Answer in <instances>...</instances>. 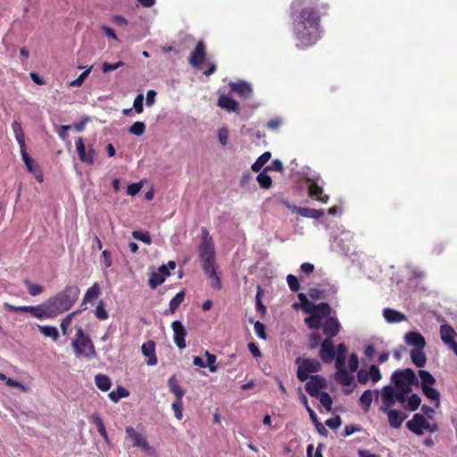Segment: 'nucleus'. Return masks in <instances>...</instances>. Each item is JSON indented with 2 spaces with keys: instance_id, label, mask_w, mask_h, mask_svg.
Returning a JSON list of instances; mask_svg holds the SVG:
<instances>
[{
  "instance_id": "40",
  "label": "nucleus",
  "mask_w": 457,
  "mask_h": 457,
  "mask_svg": "<svg viewBox=\"0 0 457 457\" xmlns=\"http://www.w3.org/2000/svg\"><path fill=\"white\" fill-rule=\"evenodd\" d=\"M271 157V154L270 152L263 153L258 159L253 163L252 170L255 172L261 170V169L269 162Z\"/></svg>"
},
{
  "instance_id": "30",
  "label": "nucleus",
  "mask_w": 457,
  "mask_h": 457,
  "mask_svg": "<svg viewBox=\"0 0 457 457\" xmlns=\"http://www.w3.org/2000/svg\"><path fill=\"white\" fill-rule=\"evenodd\" d=\"M100 295V287L97 283H95L92 287H90L86 294L84 295L82 305L86 304L87 303L92 302L96 300Z\"/></svg>"
},
{
  "instance_id": "39",
  "label": "nucleus",
  "mask_w": 457,
  "mask_h": 457,
  "mask_svg": "<svg viewBox=\"0 0 457 457\" xmlns=\"http://www.w3.org/2000/svg\"><path fill=\"white\" fill-rule=\"evenodd\" d=\"M21 154L22 160L27 167V170L31 173H36V171H37V165H36L34 160L27 153L26 147L21 148Z\"/></svg>"
},
{
  "instance_id": "57",
  "label": "nucleus",
  "mask_w": 457,
  "mask_h": 457,
  "mask_svg": "<svg viewBox=\"0 0 457 457\" xmlns=\"http://www.w3.org/2000/svg\"><path fill=\"white\" fill-rule=\"evenodd\" d=\"M122 66H124V62L121 61L117 62L115 63H109V62H105L102 64V71H103V72L106 73L109 71H115Z\"/></svg>"
},
{
  "instance_id": "64",
  "label": "nucleus",
  "mask_w": 457,
  "mask_h": 457,
  "mask_svg": "<svg viewBox=\"0 0 457 457\" xmlns=\"http://www.w3.org/2000/svg\"><path fill=\"white\" fill-rule=\"evenodd\" d=\"M325 423L328 428L336 429L341 426L342 422L340 416H336L334 418L327 420Z\"/></svg>"
},
{
  "instance_id": "14",
  "label": "nucleus",
  "mask_w": 457,
  "mask_h": 457,
  "mask_svg": "<svg viewBox=\"0 0 457 457\" xmlns=\"http://www.w3.org/2000/svg\"><path fill=\"white\" fill-rule=\"evenodd\" d=\"M320 356L325 363H330L334 360L336 351L334 343L330 338H327L322 341L320 345Z\"/></svg>"
},
{
  "instance_id": "49",
  "label": "nucleus",
  "mask_w": 457,
  "mask_h": 457,
  "mask_svg": "<svg viewBox=\"0 0 457 457\" xmlns=\"http://www.w3.org/2000/svg\"><path fill=\"white\" fill-rule=\"evenodd\" d=\"M132 237L146 245L152 244L151 237L147 231L134 230L132 232Z\"/></svg>"
},
{
  "instance_id": "61",
  "label": "nucleus",
  "mask_w": 457,
  "mask_h": 457,
  "mask_svg": "<svg viewBox=\"0 0 457 457\" xmlns=\"http://www.w3.org/2000/svg\"><path fill=\"white\" fill-rule=\"evenodd\" d=\"M411 392H405L404 389L395 388V401L403 404L406 402L407 396Z\"/></svg>"
},
{
  "instance_id": "41",
  "label": "nucleus",
  "mask_w": 457,
  "mask_h": 457,
  "mask_svg": "<svg viewBox=\"0 0 457 457\" xmlns=\"http://www.w3.org/2000/svg\"><path fill=\"white\" fill-rule=\"evenodd\" d=\"M372 399L373 392L370 389H367L361 395L359 402L360 404L364 408V410L368 411L371 405Z\"/></svg>"
},
{
  "instance_id": "48",
  "label": "nucleus",
  "mask_w": 457,
  "mask_h": 457,
  "mask_svg": "<svg viewBox=\"0 0 457 457\" xmlns=\"http://www.w3.org/2000/svg\"><path fill=\"white\" fill-rule=\"evenodd\" d=\"M165 280L164 275L160 274L158 272H154L149 278V286L153 289L156 288L158 286L162 285Z\"/></svg>"
},
{
  "instance_id": "52",
  "label": "nucleus",
  "mask_w": 457,
  "mask_h": 457,
  "mask_svg": "<svg viewBox=\"0 0 457 457\" xmlns=\"http://www.w3.org/2000/svg\"><path fill=\"white\" fill-rule=\"evenodd\" d=\"M94 421H95V423H96V425L97 427L98 432L104 437V441L106 443H108L109 442V436H108V434H107V431L105 429V427H104V424L103 420L98 416H96L94 418Z\"/></svg>"
},
{
  "instance_id": "5",
  "label": "nucleus",
  "mask_w": 457,
  "mask_h": 457,
  "mask_svg": "<svg viewBox=\"0 0 457 457\" xmlns=\"http://www.w3.org/2000/svg\"><path fill=\"white\" fill-rule=\"evenodd\" d=\"M125 432L127 437L132 441V447L140 449L147 456L157 457L158 454L156 449L149 444L145 436L136 431V429L131 426L126 427Z\"/></svg>"
},
{
  "instance_id": "8",
  "label": "nucleus",
  "mask_w": 457,
  "mask_h": 457,
  "mask_svg": "<svg viewBox=\"0 0 457 457\" xmlns=\"http://www.w3.org/2000/svg\"><path fill=\"white\" fill-rule=\"evenodd\" d=\"M296 363H299L297 369V378L300 381H305L310 373L316 372L320 369V363L316 359H296Z\"/></svg>"
},
{
  "instance_id": "32",
  "label": "nucleus",
  "mask_w": 457,
  "mask_h": 457,
  "mask_svg": "<svg viewBox=\"0 0 457 457\" xmlns=\"http://www.w3.org/2000/svg\"><path fill=\"white\" fill-rule=\"evenodd\" d=\"M38 330L46 337H51L54 341H57L60 335L57 328L54 326L37 325Z\"/></svg>"
},
{
  "instance_id": "33",
  "label": "nucleus",
  "mask_w": 457,
  "mask_h": 457,
  "mask_svg": "<svg viewBox=\"0 0 457 457\" xmlns=\"http://www.w3.org/2000/svg\"><path fill=\"white\" fill-rule=\"evenodd\" d=\"M418 373L420 378L421 388H424L426 386H431L436 383V378L428 370H420Z\"/></svg>"
},
{
  "instance_id": "54",
  "label": "nucleus",
  "mask_w": 457,
  "mask_h": 457,
  "mask_svg": "<svg viewBox=\"0 0 457 457\" xmlns=\"http://www.w3.org/2000/svg\"><path fill=\"white\" fill-rule=\"evenodd\" d=\"M304 321L311 328H319L321 325V320L314 314H311Z\"/></svg>"
},
{
  "instance_id": "12",
  "label": "nucleus",
  "mask_w": 457,
  "mask_h": 457,
  "mask_svg": "<svg viewBox=\"0 0 457 457\" xmlns=\"http://www.w3.org/2000/svg\"><path fill=\"white\" fill-rule=\"evenodd\" d=\"M395 403V388L390 385L383 386L381 389V404L379 406V411H386L388 409H392Z\"/></svg>"
},
{
  "instance_id": "38",
  "label": "nucleus",
  "mask_w": 457,
  "mask_h": 457,
  "mask_svg": "<svg viewBox=\"0 0 457 457\" xmlns=\"http://www.w3.org/2000/svg\"><path fill=\"white\" fill-rule=\"evenodd\" d=\"M330 312L331 308L329 304L327 303H320L317 304L312 314L317 315L322 320L324 318L328 317Z\"/></svg>"
},
{
  "instance_id": "46",
  "label": "nucleus",
  "mask_w": 457,
  "mask_h": 457,
  "mask_svg": "<svg viewBox=\"0 0 457 457\" xmlns=\"http://www.w3.org/2000/svg\"><path fill=\"white\" fill-rule=\"evenodd\" d=\"M93 66H89L76 79L70 82V86L73 87H79L83 85L86 78L89 75Z\"/></svg>"
},
{
  "instance_id": "51",
  "label": "nucleus",
  "mask_w": 457,
  "mask_h": 457,
  "mask_svg": "<svg viewBox=\"0 0 457 457\" xmlns=\"http://www.w3.org/2000/svg\"><path fill=\"white\" fill-rule=\"evenodd\" d=\"M25 285L27 286L29 294L32 296H37L44 291V287L42 286L33 284L28 280L25 281Z\"/></svg>"
},
{
  "instance_id": "1",
  "label": "nucleus",
  "mask_w": 457,
  "mask_h": 457,
  "mask_svg": "<svg viewBox=\"0 0 457 457\" xmlns=\"http://www.w3.org/2000/svg\"><path fill=\"white\" fill-rule=\"evenodd\" d=\"M319 0H294L292 3L293 29L298 46H310L321 37L320 17L316 5Z\"/></svg>"
},
{
  "instance_id": "44",
  "label": "nucleus",
  "mask_w": 457,
  "mask_h": 457,
  "mask_svg": "<svg viewBox=\"0 0 457 457\" xmlns=\"http://www.w3.org/2000/svg\"><path fill=\"white\" fill-rule=\"evenodd\" d=\"M79 313V311H75V312H72L71 313H69L68 315H66L61 321V329H62V335H67L68 334V328L70 327V325L71 324L72 322V320L74 319V317Z\"/></svg>"
},
{
  "instance_id": "7",
  "label": "nucleus",
  "mask_w": 457,
  "mask_h": 457,
  "mask_svg": "<svg viewBox=\"0 0 457 457\" xmlns=\"http://www.w3.org/2000/svg\"><path fill=\"white\" fill-rule=\"evenodd\" d=\"M306 181L308 183V191L310 196L321 202L328 203L329 196L323 193V180L316 172L310 171L306 173Z\"/></svg>"
},
{
  "instance_id": "18",
  "label": "nucleus",
  "mask_w": 457,
  "mask_h": 457,
  "mask_svg": "<svg viewBox=\"0 0 457 457\" xmlns=\"http://www.w3.org/2000/svg\"><path fill=\"white\" fill-rule=\"evenodd\" d=\"M174 332V342L178 348L184 349L186 347V329L179 320H175L171 324Z\"/></svg>"
},
{
  "instance_id": "23",
  "label": "nucleus",
  "mask_w": 457,
  "mask_h": 457,
  "mask_svg": "<svg viewBox=\"0 0 457 457\" xmlns=\"http://www.w3.org/2000/svg\"><path fill=\"white\" fill-rule=\"evenodd\" d=\"M35 313L33 317L43 320V319H54V313L52 312L49 303L46 301L41 304L36 305Z\"/></svg>"
},
{
  "instance_id": "10",
  "label": "nucleus",
  "mask_w": 457,
  "mask_h": 457,
  "mask_svg": "<svg viewBox=\"0 0 457 457\" xmlns=\"http://www.w3.org/2000/svg\"><path fill=\"white\" fill-rule=\"evenodd\" d=\"M440 337L443 343L453 350L454 354L457 356V333L448 324H444L440 327Z\"/></svg>"
},
{
  "instance_id": "13",
  "label": "nucleus",
  "mask_w": 457,
  "mask_h": 457,
  "mask_svg": "<svg viewBox=\"0 0 457 457\" xmlns=\"http://www.w3.org/2000/svg\"><path fill=\"white\" fill-rule=\"evenodd\" d=\"M326 385V380L322 377L319 375L311 376L310 380L305 384V390L311 396L318 397Z\"/></svg>"
},
{
  "instance_id": "37",
  "label": "nucleus",
  "mask_w": 457,
  "mask_h": 457,
  "mask_svg": "<svg viewBox=\"0 0 457 457\" xmlns=\"http://www.w3.org/2000/svg\"><path fill=\"white\" fill-rule=\"evenodd\" d=\"M307 411L309 413L310 419L314 423L317 431L320 435L327 436L328 435V430L325 428L323 424L319 421L318 417H317L315 411L310 406H307Z\"/></svg>"
},
{
  "instance_id": "56",
  "label": "nucleus",
  "mask_w": 457,
  "mask_h": 457,
  "mask_svg": "<svg viewBox=\"0 0 457 457\" xmlns=\"http://www.w3.org/2000/svg\"><path fill=\"white\" fill-rule=\"evenodd\" d=\"M287 282L292 292H297L300 289V285L297 278L295 275L289 274L287 276Z\"/></svg>"
},
{
  "instance_id": "25",
  "label": "nucleus",
  "mask_w": 457,
  "mask_h": 457,
  "mask_svg": "<svg viewBox=\"0 0 457 457\" xmlns=\"http://www.w3.org/2000/svg\"><path fill=\"white\" fill-rule=\"evenodd\" d=\"M218 105L229 112L238 111V103L236 100L225 95L220 96L219 97Z\"/></svg>"
},
{
  "instance_id": "58",
  "label": "nucleus",
  "mask_w": 457,
  "mask_h": 457,
  "mask_svg": "<svg viewBox=\"0 0 457 457\" xmlns=\"http://www.w3.org/2000/svg\"><path fill=\"white\" fill-rule=\"evenodd\" d=\"M95 315L100 320H104L108 319V312L104 309V306L102 302L96 306L95 310Z\"/></svg>"
},
{
  "instance_id": "19",
  "label": "nucleus",
  "mask_w": 457,
  "mask_h": 457,
  "mask_svg": "<svg viewBox=\"0 0 457 457\" xmlns=\"http://www.w3.org/2000/svg\"><path fill=\"white\" fill-rule=\"evenodd\" d=\"M404 342L413 348H425L426 340L424 337L416 331H410L404 336Z\"/></svg>"
},
{
  "instance_id": "60",
  "label": "nucleus",
  "mask_w": 457,
  "mask_h": 457,
  "mask_svg": "<svg viewBox=\"0 0 457 457\" xmlns=\"http://www.w3.org/2000/svg\"><path fill=\"white\" fill-rule=\"evenodd\" d=\"M143 101H144L143 94H138L136 96V98L134 99L133 108L135 109L137 113L143 112V111H144Z\"/></svg>"
},
{
  "instance_id": "3",
  "label": "nucleus",
  "mask_w": 457,
  "mask_h": 457,
  "mask_svg": "<svg viewBox=\"0 0 457 457\" xmlns=\"http://www.w3.org/2000/svg\"><path fill=\"white\" fill-rule=\"evenodd\" d=\"M74 354L78 358L92 360L96 357L94 344L88 335L81 328H78L76 335L71 341Z\"/></svg>"
},
{
  "instance_id": "45",
  "label": "nucleus",
  "mask_w": 457,
  "mask_h": 457,
  "mask_svg": "<svg viewBox=\"0 0 457 457\" xmlns=\"http://www.w3.org/2000/svg\"><path fill=\"white\" fill-rule=\"evenodd\" d=\"M406 402L407 405L405 406V408L411 411H414L420 405L421 399L417 394H411L409 397L407 396Z\"/></svg>"
},
{
  "instance_id": "16",
  "label": "nucleus",
  "mask_w": 457,
  "mask_h": 457,
  "mask_svg": "<svg viewBox=\"0 0 457 457\" xmlns=\"http://www.w3.org/2000/svg\"><path fill=\"white\" fill-rule=\"evenodd\" d=\"M205 54V46L203 41H199L189 56V63L193 67L198 68L204 62Z\"/></svg>"
},
{
  "instance_id": "21",
  "label": "nucleus",
  "mask_w": 457,
  "mask_h": 457,
  "mask_svg": "<svg viewBox=\"0 0 457 457\" xmlns=\"http://www.w3.org/2000/svg\"><path fill=\"white\" fill-rule=\"evenodd\" d=\"M141 350L142 353L148 357L147 364L150 366L156 365L155 343L153 340H149L142 345Z\"/></svg>"
},
{
  "instance_id": "22",
  "label": "nucleus",
  "mask_w": 457,
  "mask_h": 457,
  "mask_svg": "<svg viewBox=\"0 0 457 457\" xmlns=\"http://www.w3.org/2000/svg\"><path fill=\"white\" fill-rule=\"evenodd\" d=\"M383 317L388 323H400L407 320L405 314L392 308H385Z\"/></svg>"
},
{
  "instance_id": "36",
  "label": "nucleus",
  "mask_w": 457,
  "mask_h": 457,
  "mask_svg": "<svg viewBox=\"0 0 457 457\" xmlns=\"http://www.w3.org/2000/svg\"><path fill=\"white\" fill-rule=\"evenodd\" d=\"M168 386L170 392H172L175 395L176 399L183 398L185 391L179 386L178 380L174 375L169 378Z\"/></svg>"
},
{
  "instance_id": "31",
  "label": "nucleus",
  "mask_w": 457,
  "mask_h": 457,
  "mask_svg": "<svg viewBox=\"0 0 457 457\" xmlns=\"http://www.w3.org/2000/svg\"><path fill=\"white\" fill-rule=\"evenodd\" d=\"M185 294L183 291L179 292L170 301L169 304V310L164 312L165 315L174 313L181 303L184 301Z\"/></svg>"
},
{
  "instance_id": "35",
  "label": "nucleus",
  "mask_w": 457,
  "mask_h": 457,
  "mask_svg": "<svg viewBox=\"0 0 457 457\" xmlns=\"http://www.w3.org/2000/svg\"><path fill=\"white\" fill-rule=\"evenodd\" d=\"M96 386L103 392H106L111 387V379L108 376L104 374H98L95 378Z\"/></svg>"
},
{
  "instance_id": "15",
  "label": "nucleus",
  "mask_w": 457,
  "mask_h": 457,
  "mask_svg": "<svg viewBox=\"0 0 457 457\" xmlns=\"http://www.w3.org/2000/svg\"><path fill=\"white\" fill-rule=\"evenodd\" d=\"M382 412L386 414L390 427L396 429L402 427L407 418V414L393 408Z\"/></svg>"
},
{
  "instance_id": "6",
  "label": "nucleus",
  "mask_w": 457,
  "mask_h": 457,
  "mask_svg": "<svg viewBox=\"0 0 457 457\" xmlns=\"http://www.w3.org/2000/svg\"><path fill=\"white\" fill-rule=\"evenodd\" d=\"M395 389H404L405 392H411L412 386L418 381L414 371L411 369L397 370L391 377Z\"/></svg>"
},
{
  "instance_id": "20",
  "label": "nucleus",
  "mask_w": 457,
  "mask_h": 457,
  "mask_svg": "<svg viewBox=\"0 0 457 457\" xmlns=\"http://www.w3.org/2000/svg\"><path fill=\"white\" fill-rule=\"evenodd\" d=\"M340 328L341 326L337 319L333 317L328 318L322 326L323 333L330 338L339 333Z\"/></svg>"
},
{
  "instance_id": "55",
  "label": "nucleus",
  "mask_w": 457,
  "mask_h": 457,
  "mask_svg": "<svg viewBox=\"0 0 457 457\" xmlns=\"http://www.w3.org/2000/svg\"><path fill=\"white\" fill-rule=\"evenodd\" d=\"M172 409L174 411L175 417L178 420H181L183 417L182 410H183V402L182 398H177L176 401L172 403Z\"/></svg>"
},
{
  "instance_id": "11",
  "label": "nucleus",
  "mask_w": 457,
  "mask_h": 457,
  "mask_svg": "<svg viewBox=\"0 0 457 457\" xmlns=\"http://www.w3.org/2000/svg\"><path fill=\"white\" fill-rule=\"evenodd\" d=\"M406 427L415 435L421 436L428 428V421L422 414L416 413L411 420L407 421Z\"/></svg>"
},
{
  "instance_id": "63",
  "label": "nucleus",
  "mask_w": 457,
  "mask_h": 457,
  "mask_svg": "<svg viewBox=\"0 0 457 457\" xmlns=\"http://www.w3.org/2000/svg\"><path fill=\"white\" fill-rule=\"evenodd\" d=\"M309 295L312 299H325L326 292H325V290H321L319 288H311L309 291Z\"/></svg>"
},
{
  "instance_id": "9",
  "label": "nucleus",
  "mask_w": 457,
  "mask_h": 457,
  "mask_svg": "<svg viewBox=\"0 0 457 457\" xmlns=\"http://www.w3.org/2000/svg\"><path fill=\"white\" fill-rule=\"evenodd\" d=\"M75 146L81 162L89 165L94 164L96 152L92 145L86 146L84 139L78 137L75 141Z\"/></svg>"
},
{
  "instance_id": "34",
  "label": "nucleus",
  "mask_w": 457,
  "mask_h": 457,
  "mask_svg": "<svg viewBox=\"0 0 457 457\" xmlns=\"http://www.w3.org/2000/svg\"><path fill=\"white\" fill-rule=\"evenodd\" d=\"M424 395L432 402H435L436 407L440 404V393L431 386L421 388Z\"/></svg>"
},
{
  "instance_id": "50",
  "label": "nucleus",
  "mask_w": 457,
  "mask_h": 457,
  "mask_svg": "<svg viewBox=\"0 0 457 457\" xmlns=\"http://www.w3.org/2000/svg\"><path fill=\"white\" fill-rule=\"evenodd\" d=\"M318 398L320 402V403L323 405V407L328 411H330L332 409V398L327 392H321Z\"/></svg>"
},
{
  "instance_id": "28",
  "label": "nucleus",
  "mask_w": 457,
  "mask_h": 457,
  "mask_svg": "<svg viewBox=\"0 0 457 457\" xmlns=\"http://www.w3.org/2000/svg\"><path fill=\"white\" fill-rule=\"evenodd\" d=\"M335 378L342 386H350L353 380V376L345 369H342L337 370Z\"/></svg>"
},
{
  "instance_id": "24",
  "label": "nucleus",
  "mask_w": 457,
  "mask_h": 457,
  "mask_svg": "<svg viewBox=\"0 0 457 457\" xmlns=\"http://www.w3.org/2000/svg\"><path fill=\"white\" fill-rule=\"evenodd\" d=\"M411 359L414 365L418 368H422L427 362V356L424 352V348H412L411 350Z\"/></svg>"
},
{
  "instance_id": "47",
  "label": "nucleus",
  "mask_w": 457,
  "mask_h": 457,
  "mask_svg": "<svg viewBox=\"0 0 457 457\" xmlns=\"http://www.w3.org/2000/svg\"><path fill=\"white\" fill-rule=\"evenodd\" d=\"M145 131V124L143 121H136L134 122L129 129V132L140 137Z\"/></svg>"
},
{
  "instance_id": "42",
  "label": "nucleus",
  "mask_w": 457,
  "mask_h": 457,
  "mask_svg": "<svg viewBox=\"0 0 457 457\" xmlns=\"http://www.w3.org/2000/svg\"><path fill=\"white\" fill-rule=\"evenodd\" d=\"M129 393L126 388H124L122 386H118L115 390L112 391L109 394V398L112 402L117 403L121 398H125V397L129 396Z\"/></svg>"
},
{
  "instance_id": "62",
  "label": "nucleus",
  "mask_w": 457,
  "mask_h": 457,
  "mask_svg": "<svg viewBox=\"0 0 457 457\" xmlns=\"http://www.w3.org/2000/svg\"><path fill=\"white\" fill-rule=\"evenodd\" d=\"M205 356L207 358V365L211 372H216L217 367L214 365L216 361V356L214 354L210 353L209 352H205Z\"/></svg>"
},
{
  "instance_id": "27",
  "label": "nucleus",
  "mask_w": 457,
  "mask_h": 457,
  "mask_svg": "<svg viewBox=\"0 0 457 457\" xmlns=\"http://www.w3.org/2000/svg\"><path fill=\"white\" fill-rule=\"evenodd\" d=\"M295 212L300 214L303 217L305 218H311V219H320L324 215V212L321 210L308 208V207H301V208H295Z\"/></svg>"
},
{
  "instance_id": "2",
  "label": "nucleus",
  "mask_w": 457,
  "mask_h": 457,
  "mask_svg": "<svg viewBox=\"0 0 457 457\" xmlns=\"http://www.w3.org/2000/svg\"><path fill=\"white\" fill-rule=\"evenodd\" d=\"M80 290L77 286H67L63 290L47 299L54 317L69 311L79 299Z\"/></svg>"
},
{
  "instance_id": "29",
  "label": "nucleus",
  "mask_w": 457,
  "mask_h": 457,
  "mask_svg": "<svg viewBox=\"0 0 457 457\" xmlns=\"http://www.w3.org/2000/svg\"><path fill=\"white\" fill-rule=\"evenodd\" d=\"M12 129L13 130L15 138L20 145V148H25V146H26L25 137H24L23 129L21 128V124L19 121L14 120L12 123Z\"/></svg>"
},
{
  "instance_id": "17",
  "label": "nucleus",
  "mask_w": 457,
  "mask_h": 457,
  "mask_svg": "<svg viewBox=\"0 0 457 457\" xmlns=\"http://www.w3.org/2000/svg\"><path fill=\"white\" fill-rule=\"evenodd\" d=\"M229 87L232 92L244 99H249L253 96L252 86L245 81L230 82Z\"/></svg>"
},
{
  "instance_id": "59",
  "label": "nucleus",
  "mask_w": 457,
  "mask_h": 457,
  "mask_svg": "<svg viewBox=\"0 0 457 457\" xmlns=\"http://www.w3.org/2000/svg\"><path fill=\"white\" fill-rule=\"evenodd\" d=\"M253 327L254 332L257 335V337H260L261 339H266V328L264 324L262 323L261 321H256L254 322Z\"/></svg>"
},
{
  "instance_id": "53",
  "label": "nucleus",
  "mask_w": 457,
  "mask_h": 457,
  "mask_svg": "<svg viewBox=\"0 0 457 457\" xmlns=\"http://www.w3.org/2000/svg\"><path fill=\"white\" fill-rule=\"evenodd\" d=\"M369 378L373 383H377L381 379V373L376 365H371L368 370Z\"/></svg>"
},
{
  "instance_id": "4",
  "label": "nucleus",
  "mask_w": 457,
  "mask_h": 457,
  "mask_svg": "<svg viewBox=\"0 0 457 457\" xmlns=\"http://www.w3.org/2000/svg\"><path fill=\"white\" fill-rule=\"evenodd\" d=\"M203 269L215 265L214 244L206 228H201V243L198 247Z\"/></svg>"
},
{
  "instance_id": "26",
  "label": "nucleus",
  "mask_w": 457,
  "mask_h": 457,
  "mask_svg": "<svg viewBox=\"0 0 457 457\" xmlns=\"http://www.w3.org/2000/svg\"><path fill=\"white\" fill-rule=\"evenodd\" d=\"M208 278L211 281V286L216 289L220 290L221 288V282L220 277L217 275L216 268L214 266L207 267L203 269Z\"/></svg>"
},
{
  "instance_id": "43",
  "label": "nucleus",
  "mask_w": 457,
  "mask_h": 457,
  "mask_svg": "<svg viewBox=\"0 0 457 457\" xmlns=\"http://www.w3.org/2000/svg\"><path fill=\"white\" fill-rule=\"evenodd\" d=\"M256 180L260 187L264 189L270 188L272 185V179L270 176L266 173V170L260 172L256 178Z\"/></svg>"
}]
</instances>
